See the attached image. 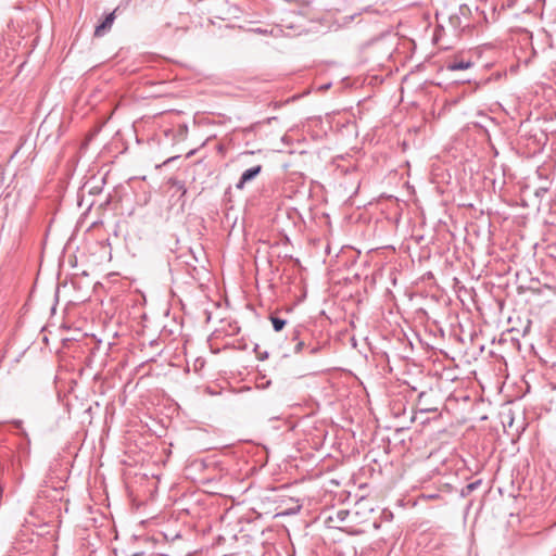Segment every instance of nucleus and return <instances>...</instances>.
<instances>
[{"label": "nucleus", "mask_w": 556, "mask_h": 556, "mask_svg": "<svg viewBox=\"0 0 556 556\" xmlns=\"http://www.w3.org/2000/svg\"><path fill=\"white\" fill-rule=\"evenodd\" d=\"M350 516V511L346 509H339L332 514H330L326 520L325 523L328 528H334V529H344V523Z\"/></svg>", "instance_id": "f257e3e1"}, {"label": "nucleus", "mask_w": 556, "mask_h": 556, "mask_svg": "<svg viewBox=\"0 0 556 556\" xmlns=\"http://www.w3.org/2000/svg\"><path fill=\"white\" fill-rule=\"evenodd\" d=\"M262 169H263L262 165H255V166L244 170L242 173L239 181L237 182L236 188L239 190H242L248 182L252 181L256 176L260 175Z\"/></svg>", "instance_id": "f03ea898"}, {"label": "nucleus", "mask_w": 556, "mask_h": 556, "mask_svg": "<svg viewBox=\"0 0 556 556\" xmlns=\"http://www.w3.org/2000/svg\"><path fill=\"white\" fill-rule=\"evenodd\" d=\"M115 20V14L114 12L108 14L104 18V21L98 25L94 29V36L96 37H101L104 35V33L110 29L113 25V22Z\"/></svg>", "instance_id": "7ed1b4c3"}, {"label": "nucleus", "mask_w": 556, "mask_h": 556, "mask_svg": "<svg viewBox=\"0 0 556 556\" xmlns=\"http://www.w3.org/2000/svg\"><path fill=\"white\" fill-rule=\"evenodd\" d=\"M473 63L470 60H454L446 64V68L448 71L455 72V71H463L471 67Z\"/></svg>", "instance_id": "20e7f679"}, {"label": "nucleus", "mask_w": 556, "mask_h": 556, "mask_svg": "<svg viewBox=\"0 0 556 556\" xmlns=\"http://www.w3.org/2000/svg\"><path fill=\"white\" fill-rule=\"evenodd\" d=\"M270 321L273 324V327H274L275 331H281L283 329V327L286 326V320L285 319L279 318V317L274 316V315L270 316Z\"/></svg>", "instance_id": "39448f33"}, {"label": "nucleus", "mask_w": 556, "mask_h": 556, "mask_svg": "<svg viewBox=\"0 0 556 556\" xmlns=\"http://www.w3.org/2000/svg\"><path fill=\"white\" fill-rule=\"evenodd\" d=\"M304 348H305L304 341L299 340L294 346V352L300 353L304 350Z\"/></svg>", "instance_id": "423d86ee"}, {"label": "nucleus", "mask_w": 556, "mask_h": 556, "mask_svg": "<svg viewBox=\"0 0 556 556\" xmlns=\"http://www.w3.org/2000/svg\"><path fill=\"white\" fill-rule=\"evenodd\" d=\"M307 348L309 349V354L311 355L317 354L319 352V350H320V345L319 344H315L314 346L308 345Z\"/></svg>", "instance_id": "0eeeda50"}, {"label": "nucleus", "mask_w": 556, "mask_h": 556, "mask_svg": "<svg viewBox=\"0 0 556 556\" xmlns=\"http://www.w3.org/2000/svg\"><path fill=\"white\" fill-rule=\"evenodd\" d=\"M422 412H435L437 409L435 408H422L421 409Z\"/></svg>", "instance_id": "6e6552de"}, {"label": "nucleus", "mask_w": 556, "mask_h": 556, "mask_svg": "<svg viewBox=\"0 0 556 556\" xmlns=\"http://www.w3.org/2000/svg\"><path fill=\"white\" fill-rule=\"evenodd\" d=\"M298 339H299V331L295 330L293 333V340H298Z\"/></svg>", "instance_id": "1a4fd4ad"}]
</instances>
